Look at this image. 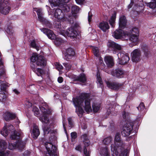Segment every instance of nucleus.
Masks as SVG:
<instances>
[{"label":"nucleus","mask_w":156,"mask_h":156,"mask_svg":"<svg viewBox=\"0 0 156 156\" xmlns=\"http://www.w3.org/2000/svg\"><path fill=\"white\" fill-rule=\"evenodd\" d=\"M73 101L75 106H77L76 112L79 116H80V115H82L84 112L83 110L81 107V106H83L85 111L87 113L92 112L90 100L87 94H81L77 98L74 99Z\"/></svg>","instance_id":"nucleus-1"},{"label":"nucleus","mask_w":156,"mask_h":156,"mask_svg":"<svg viewBox=\"0 0 156 156\" xmlns=\"http://www.w3.org/2000/svg\"><path fill=\"white\" fill-rule=\"evenodd\" d=\"M11 140L14 141L9 143L8 148L12 150L16 148H18L20 150H22L24 146L20 138V134H18L16 131H14L13 134L10 136Z\"/></svg>","instance_id":"nucleus-2"},{"label":"nucleus","mask_w":156,"mask_h":156,"mask_svg":"<svg viewBox=\"0 0 156 156\" xmlns=\"http://www.w3.org/2000/svg\"><path fill=\"white\" fill-rule=\"evenodd\" d=\"M139 118H136L137 119L134 122L129 120L126 122L123 126L122 130L121 131V134L123 136H128L133 133V127L134 125L136 124V127L138 128L139 127V122L138 120Z\"/></svg>","instance_id":"nucleus-3"},{"label":"nucleus","mask_w":156,"mask_h":156,"mask_svg":"<svg viewBox=\"0 0 156 156\" xmlns=\"http://www.w3.org/2000/svg\"><path fill=\"white\" fill-rule=\"evenodd\" d=\"M48 118H39V119L43 124L42 129L44 135H47L50 133L51 135L49 137V140H55L56 139V137L55 135H54V131L51 130L50 126H48L50 122Z\"/></svg>","instance_id":"nucleus-4"},{"label":"nucleus","mask_w":156,"mask_h":156,"mask_svg":"<svg viewBox=\"0 0 156 156\" xmlns=\"http://www.w3.org/2000/svg\"><path fill=\"white\" fill-rule=\"evenodd\" d=\"M115 145L111 144V150L113 153L116 156H118L119 152L117 150L119 149H122L123 148V142L121 140V135L119 133H116L115 137Z\"/></svg>","instance_id":"nucleus-5"},{"label":"nucleus","mask_w":156,"mask_h":156,"mask_svg":"<svg viewBox=\"0 0 156 156\" xmlns=\"http://www.w3.org/2000/svg\"><path fill=\"white\" fill-rule=\"evenodd\" d=\"M30 60L32 64L36 63L38 66L44 67L46 64V60L44 57L35 53L32 54Z\"/></svg>","instance_id":"nucleus-6"},{"label":"nucleus","mask_w":156,"mask_h":156,"mask_svg":"<svg viewBox=\"0 0 156 156\" xmlns=\"http://www.w3.org/2000/svg\"><path fill=\"white\" fill-rule=\"evenodd\" d=\"M45 146L47 151L46 156H58L57 154V147L52 143L47 142L45 144Z\"/></svg>","instance_id":"nucleus-7"},{"label":"nucleus","mask_w":156,"mask_h":156,"mask_svg":"<svg viewBox=\"0 0 156 156\" xmlns=\"http://www.w3.org/2000/svg\"><path fill=\"white\" fill-rule=\"evenodd\" d=\"M11 8L8 0H3L0 1V12L6 15L9 13Z\"/></svg>","instance_id":"nucleus-8"},{"label":"nucleus","mask_w":156,"mask_h":156,"mask_svg":"<svg viewBox=\"0 0 156 156\" xmlns=\"http://www.w3.org/2000/svg\"><path fill=\"white\" fill-rule=\"evenodd\" d=\"M129 35L128 32H124L121 29H119L116 30L114 31L112 35L116 39L122 38L127 40L126 37H128Z\"/></svg>","instance_id":"nucleus-9"},{"label":"nucleus","mask_w":156,"mask_h":156,"mask_svg":"<svg viewBox=\"0 0 156 156\" xmlns=\"http://www.w3.org/2000/svg\"><path fill=\"white\" fill-rule=\"evenodd\" d=\"M117 55L118 58V63L120 65H124L127 63L129 60V56L126 53L120 52Z\"/></svg>","instance_id":"nucleus-10"},{"label":"nucleus","mask_w":156,"mask_h":156,"mask_svg":"<svg viewBox=\"0 0 156 156\" xmlns=\"http://www.w3.org/2000/svg\"><path fill=\"white\" fill-rule=\"evenodd\" d=\"M5 71L3 68V63L2 60H0V79L2 77H4ZM6 85L4 81L0 80V89L1 90L5 91Z\"/></svg>","instance_id":"nucleus-11"},{"label":"nucleus","mask_w":156,"mask_h":156,"mask_svg":"<svg viewBox=\"0 0 156 156\" xmlns=\"http://www.w3.org/2000/svg\"><path fill=\"white\" fill-rule=\"evenodd\" d=\"M141 52L140 50L135 49L131 53L132 60L133 62H138L141 60Z\"/></svg>","instance_id":"nucleus-12"},{"label":"nucleus","mask_w":156,"mask_h":156,"mask_svg":"<svg viewBox=\"0 0 156 156\" xmlns=\"http://www.w3.org/2000/svg\"><path fill=\"white\" fill-rule=\"evenodd\" d=\"M116 106V104H112L106 106L107 111L106 114L107 115L109 116H116L117 112L115 109Z\"/></svg>","instance_id":"nucleus-13"},{"label":"nucleus","mask_w":156,"mask_h":156,"mask_svg":"<svg viewBox=\"0 0 156 156\" xmlns=\"http://www.w3.org/2000/svg\"><path fill=\"white\" fill-rule=\"evenodd\" d=\"M7 147V144L4 140L0 139V156H8L10 151H5Z\"/></svg>","instance_id":"nucleus-14"},{"label":"nucleus","mask_w":156,"mask_h":156,"mask_svg":"<svg viewBox=\"0 0 156 156\" xmlns=\"http://www.w3.org/2000/svg\"><path fill=\"white\" fill-rule=\"evenodd\" d=\"M108 46L109 50H111L114 54H115L117 50H120L122 49L121 46L120 45L114 42H109Z\"/></svg>","instance_id":"nucleus-15"},{"label":"nucleus","mask_w":156,"mask_h":156,"mask_svg":"<svg viewBox=\"0 0 156 156\" xmlns=\"http://www.w3.org/2000/svg\"><path fill=\"white\" fill-rule=\"evenodd\" d=\"M124 71L121 68H118L112 72V75L117 78H121L123 77L124 74Z\"/></svg>","instance_id":"nucleus-16"},{"label":"nucleus","mask_w":156,"mask_h":156,"mask_svg":"<svg viewBox=\"0 0 156 156\" xmlns=\"http://www.w3.org/2000/svg\"><path fill=\"white\" fill-rule=\"evenodd\" d=\"M107 86L109 88L114 90H117L122 86L121 84L116 82L106 81Z\"/></svg>","instance_id":"nucleus-17"},{"label":"nucleus","mask_w":156,"mask_h":156,"mask_svg":"<svg viewBox=\"0 0 156 156\" xmlns=\"http://www.w3.org/2000/svg\"><path fill=\"white\" fill-rule=\"evenodd\" d=\"M66 34L68 37L73 38H75L78 34L77 32L72 27L67 30Z\"/></svg>","instance_id":"nucleus-18"},{"label":"nucleus","mask_w":156,"mask_h":156,"mask_svg":"<svg viewBox=\"0 0 156 156\" xmlns=\"http://www.w3.org/2000/svg\"><path fill=\"white\" fill-rule=\"evenodd\" d=\"M39 108L41 112L44 114H50L51 110L48 108V105L46 103H42L39 106Z\"/></svg>","instance_id":"nucleus-19"},{"label":"nucleus","mask_w":156,"mask_h":156,"mask_svg":"<svg viewBox=\"0 0 156 156\" xmlns=\"http://www.w3.org/2000/svg\"><path fill=\"white\" fill-rule=\"evenodd\" d=\"M40 30L45 34L49 38L53 39L55 38V35L51 30L46 28H41Z\"/></svg>","instance_id":"nucleus-20"},{"label":"nucleus","mask_w":156,"mask_h":156,"mask_svg":"<svg viewBox=\"0 0 156 156\" xmlns=\"http://www.w3.org/2000/svg\"><path fill=\"white\" fill-rule=\"evenodd\" d=\"M127 20L124 16H121L119 19V27L120 28L123 29L126 26Z\"/></svg>","instance_id":"nucleus-21"},{"label":"nucleus","mask_w":156,"mask_h":156,"mask_svg":"<svg viewBox=\"0 0 156 156\" xmlns=\"http://www.w3.org/2000/svg\"><path fill=\"white\" fill-rule=\"evenodd\" d=\"M30 66L33 71L38 76H41L45 73L43 69L41 68H36L34 64H31Z\"/></svg>","instance_id":"nucleus-22"},{"label":"nucleus","mask_w":156,"mask_h":156,"mask_svg":"<svg viewBox=\"0 0 156 156\" xmlns=\"http://www.w3.org/2000/svg\"><path fill=\"white\" fill-rule=\"evenodd\" d=\"M98 27L103 32H105L110 28L108 23L107 22L102 21L100 22L99 25Z\"/></svg>","instance_id":"nucleus-23"},{"label":"nucleus","mask_w":156,"mask_h":156,"mask_svg":"<svg viewBox=\"0 0 156 156\" xmlns=\"http://www.w3.org/2000/svg\"><path fill=\"white\" fill-rule=\"evenodd\" d=\"M104 61L108 67H111L113 66V59L112 56H105Z\"/></svg>","instance_id":"nucleus-24"},{"label":"nucleus","mask_w":156,"mask_h":156,"mask_svg":"<svg viewBox=\"0 0 156 156\" xmlns=\"http://www.w3.org/2000/svg\"><path fill=\"white\" fill-rule=\"evenodd\" d=\"M137 108L139 111V115L140 116H143L146 112L144 103L143 102L140 103Z\"/></svg>","instance_id":"nucleus-25"},{"label":"nucleus","mask_w":156,"mask_h":156,"mask_svg":"<svg viewBox=\"0 0 156 156\" xmlns=\"http://www.w3.org/2000/svg\"><path fill=\"white\" fill-rule=\"evenodd\" d=\"M139 35L129 34L128 37H126V39L131 41L133 44V45H135L138 42Z\"/></svg>","instance_id":"nucleus-26"},{"label":"nucleus","mask_w":156,"mask_h":156,"mask_svg":"<svg viewBox=\"0 0 156 156\" xmlns=\"http://www.w3.org/2000/svg\"><path fill=\"white\" fill-rule=\"evenodd\" d=\"M49 2L52 6H55L65 3L64 0H48Z\"/></svg>","instance_id":"nucleus-27"},{"label":"nucleus","mask_w":156,"mask_h":156,"mask_svg":"<svg viewBox=\"0 0 156 156\" xmlns=\"http://www.w3.org/2000/svg\"><path fill=\"white\" fill-rule=\"evenodd\" d=\"M54 16L59 20L62 19L63 17V14L62 10L59 9H56L55 11Z\"/></svg>","instance_id":"nucleus-28"},{"label":"nucleus","mask_w":156,"mask_h":156,"mask_svg":"<svg viewBox=\"0 0 156 156\" xmlns=\"http://www.w3.org/2000/svg\"><path fill=\"white\" fill-rule=\"evenodd\" d=\"M40 134L39 129L37 126H34L33 127V129L32 135L34 138L36 139Z\"/></svg>","instance_id":"nucleus-29"},{"label":"nucleus","mask_w":156,"mask_h":156,"mask_svg":"<svg viewBox=\"0 0 156 156\" xmlns=\"http://www.w3.org/2000/svg\"><path fill=\"white\" fill-rule=\"evenodd\" d=\"M81 138L83 140L84 145L87 146H89L90 145V142L87 134H83L81 136Z\"/></svg>","instance_id":"nucleus-30"},{"label":"nucleus","mask_w":156,"mask_h":156,"mask_svg":"<svg viewBox=\"0 0 156 156\" xmlns=\"http://www.w3.org/2000/svg\"><path fill=\"white\" fill-rule=\"evenodd\" d=\"M74 80L84 83L86 81V78L85 75L83 74H80L79 76H75Z\"/></svg>","instance_id":"nucleus-31"},{"label":"nucleus","mask_w":156,"mask_h":156,"mask_svg":"<svg viewBox=\"0 0 156 156\" xmlns=\"http://www.w3.org/2000/svg\"><path fill=\"white\" fill-rule=\"evenodd\" d=\"M142 48L144 52V56L147 58H148L151 55V53L148 50V47L146 45H143L142 46Z\"/></svg>","instance_id":"nucleus-32"},{"label":"nucleus","mask_w":156,"mask_h":156,"mask_svg":"<svg viewBox=\"0 0 156 156\" xmlns=\"http://www.w3.org/2000/svg\"><path fill=\"white\" fill-rule=\"evenodd\" d=\"M39 21L42 22L43 24L45 25L47 27L51 28L52 27L51 24L48 21L44 18H43L42 20H40Z\"/></svg>","instance_id":"nucleus-33"},{"label":"nucleus","mask_w":156,"mask_h":156,"mask_svg":"<svg viewBox=\"0 0 156 156\" xmlns=\"http://www.w3.org/2000/svg\"><path fill=\"white\" fill-rule=\"evenodd\" d=\"M115 19L116 15L114 14L112 15L108 21L112 27H114L115 26Z\"/></svg>","instance_id":"nucleus-34"},{"label":"nucleus","mask_w":156,"mask_h":156,"mask_svg":"<svg viewBox=\"0 0 156 156\" xmlns=\"http://www.w3.org/2000/svg\"><path fill=\"white\" fill-rule=\"evenodd\" d=\"M17 116L16 114L8 111L6 112L3 115V117H16Z\"/></svg>","instance_id":"nucleus-35"},{"label":"nucleus","mask_w":156,"mask_h":156,"mask_svg":"<svg viewBox=\"0 0 156 156\" xmlns=\"http://www.w3.org/2000/svg\"><path fill=\"white\" fill-rule=\"evenodd\" d=\"M129 34L139 35V32L137 28H133L129 32H128Z\"/></svg>","instance_id":"nucleus-36"},{"label":"nucleus","mask_w":156,"mask_h":156,"mask_svg":"<svg viewBox=\"0 0 156 156\" xmlns=\"http://www.w3.org/2000/svg\"><path fill=\"white\" fill-rule=\"evenodd\" d=\"M1 133L2 135L5 136H8L9 134L8 130L6 127V125L3 127V129L1 130Z\"/></svg>","instance_id":"nucleus-37"},{"label":"nucleus","mask_w":156,"mask_h":156,"mask_svg":"<svg viewBox=\"0 0 156 156\" xmlns=\"http://www.w3.org/2000/svg\"><path fill=\"white\" fill-rule=\"evenodd\" d=\"M117 151L119 152V154L116 156H127V152L124 150V146H123V148L122 149H119L117 150Z\"/></svg>","instance_id":"nucleus-38"},{"label":"nucleus","mask_w":156,"mask_h":156,"mask_svg":"<svg viewBox=\"0 0 156 156\" xmlns=\"http://www.w3.org/2000/svg\"><path fill=\"white\" fill-rule=\"evenodd\" d=\"M93 53L96 57H99L100 53L99 49L97 47H93L92 48Z\"/></svg>","instance_id":"nucleus-39"},{"label":"nucleus","mask_w":156,"mask_h":156,"mask_svg":"<svg viewBox=\"0 0 156 156\" xmlns=\"http://www.w3.org/2000/svg\"><path fill=\"white\" fill-rule=\"evenodd\" d=\"M4 91H2L0 92V101H4L6 99V95Z\"/></svg>","instance_id":"nucleus-40"},{"label":"nucleus","mask_w":156,"mask_h":156,"mask_svg":"<svg viewBox=\"0 0 156 156\" xmlns=\"http://www.w3.org/2000/svg\"><path fill=\"white\" fill-rule=\"evenodd\" d=\"M80 9L76 5H73L72 7V11L73 14H76L80 11Z\"/></svg>","instance_id":"nucleus-41"},{"label":"nucleus","mask_w":156,"mask_h":156,"mask_svg":"<svg viewBox=\"0 0 156 156\" xmlns=\"http://www.w3.org/2000/svg\"><path fill=\"white\" fill-rule=\"evenodd\" d=\"M146 5L147 6L149 7L152 9H155L156 7V2H147L146 3Z\"/></svg>","instance_id":"nucleus-42"},{"label":"nucleus","mask_w":156,"mask_h":156,"mask_svg":"<svg viewBox=\"0 0 156 156\" xmlns=\"http://www.w3.org/2000/svg\"><path fill=\"white\" fill-rule=\"evenodd\" d=\"M63 42V40L60 37H57L55 41V44L57 45H60Z\"/></svg>","instance_id":"nucleus-43"},{"label":"nucleus","mask_w":156,"mask_h":156,"mask_svg":"<svg viewBox=\"0 0 156 156\" xmlns=\"http://www.w3.org/2000/svg\"><path fill=\"white\" fill-rule=\"evenodd\" d=\"M112 140V138L111 137H108L105 138L103 140V143L105 145L109 144Z\"/></svg>","instance_id":"nucleus-44"},{"label":"nucleus","mask_w":156,"mask_h":156,"mask_svg":"<svg viewBox=\"0 0 156 156\" xmlns=\"http://www.w3.org/2000/svg\"><path fill=\"white\" fill-rule=\"evenodd\" d=\"M36 12L39 20H42L43 18L44 17L42 16L41 10V9H38L36 11Z\"/></svg>","instance_id":"nucleus-45"},{"label":"nucleus","mask_w":156,"mask_h":156,"mask_svg":"<svg viewBox=\"0 0 156 156\" xmlns=\"http://www.w3.org/2000/svg\"><path fill=\"white\" fill-rule=\"evenodd\" d=\"M100 105H92V108L93 111L94 112H97L100 109Z\"/></svg>","instance_id":"nucleus-46"},{"label":"nucleus","mask_w":156,"mask_h":156,"mask_svg":"<svg viewBox=\"0 0 156 156\" xmlns=\"http://www.w3.org/2000/svg\"><path fill=\"white\" fill-rule=\"evenodd\" d=\"M67 54L73 56L75 55V53L72 48H69L67 50Z\"/></svg>","instance_id":"nucleus-47"},{"label":"nucleus","mask_w":156,"mask_h":156,"mask_svg":"<svg viewBox=\"0 0 156 156\" xmlns=\"http://www.w3.org/2000/svg\"><path fill=\"white\" fill-rule=\"evenodd\" d=\"M71 136L72 141H74L77 137V133L76 132H72L71 134Z\"/></svg>","instance_id":"nucleus-48"},{"label":"nucleus","mask_w":156,"mask_h":156,"mask_svg":"<svg viewBox=\"0 0 156 156\" xmlns=\"http://www.w3.org/2000/svg\"><path fill=\"white\" fill-rule=\"evenodd\" d=\"M70 8L66 4H64L63 5V7L62 8V10L64 11L65 12H68L70 11Z\"/></svg>","instance_id":"nucleus-49"},{"label":"nucleus","mask_w":156,"mask_h":156,"mask_svg":"<svg viewBox=\"0 0 156 156\" xmlns=\"http://www.w3.org/2000/svg\"><path fill=\"white\" fill-rule=\"evenodd\" d=\"M30 44L31 47L36 48L37 51L39 50L40 48L37 46L34 41H32L31 43Z\"/></svg>","instance_id":"nucleus-50"},{"label":"nucleus","mask_w":156,"mask_h":156,"mask_svg":"<svg viewBox=\"0 0 156 156\" xmlns=\"http://www.w3.org/2000/svg\"><path fill=\"white\" fill-rule=\"evenodd\" d=\"M63 65L65 67L66 69V70H69L71 68V65L67 63H64L63 64Z\"/></svg>","instance_id":"nucleus-51"},{"label":"nucleus","mask_w":156,"mask_h":156,"mask_svg":"<svg viewBox=\"0 0 156 156\" xmlns=\"http://www.w3.org/2000/svg\"><path fill=\"white\" fill-rule=\"evenodd\" d=\"M97 80L98 83H99L100 85H101L102 84V82L101 80V78L100 77V75L98 73L97 74Z\"/></svg>","instance_id":"nucleus-52"},{"label":"nucleus","mask_w":156,"mask_h":156,"mask_svg":"<svg viewBox=\"0 0 156 156\" xmlns=\"http://www.w3.org/2000/svg\"><path fill=\"white\" fill-rule=\"evenodd\" d=\"M72 118H68L67 120L69 125L71 127H72L73 126V123Z\"/></svg>","instance_id":"nucleus-53"},{"label":"nucleus","mask_w":156,"mask_h":156,"mask_svg":"<svg viewBox=\"0 0 156 156\" xmlns=\"http://www.w3.org/2000/svg\"><path fill=\"white\" fill-rule=\"evenodd\" d=\"M88 146H86L84 145L83 147V153L84 154L87 155L90 154L89 151L88 152L87 150V147H88Z\"/></svg>","instance_id":"nucleus-54"},{"label":"nucleus","mask_w":156,"mask_h":156,"mask_svg":"<svg viewBox=\"0 0 156 156\" xmlns=\"http://www.w3.org/2000/svg\"><path fill=\"white\" fill-rule=\"evenodd\" d=\"M73 57V56L66 54L64 58L66 60L69 61V59H71Z\"/></svg>","instance_id":"nucleus-55"},{"label":"nucleus","mask_w":156,"mask_h":156,"mask_svg":"<svg viewBox=\"0 0 156 156\" xmlns=\"http://www.w3.org/2000/svg\"><path fill=\"white\" fill-rule=\"evenodd\" d=\"M122 115L123 117H127L130 116V114L127 112L123 111L122 112Z\"/></svg>","instance_id":"nucleus-56"},{"label":"nucleus","mask_w":156,"mask_h":156,"mask_svg":"<svg viewBox=\"0 0 156 156\" xmlns=\"http://www.w3.org/2000/svg\"><path fill=\"white\" fill-rule=\"evenodd\" d=\"M92 15L91 12H88V21L89 23H90L91 21V20L92 19Z\"/></svg>","instance_id":"nucleus-57"},{"label":"nucleus","mask_w":156,"mask_h":156,"mask_svg":"<svg viewBox=\"0 0 156 156\" xmlns=\"http://www.w3.org/2000/svg\"><path fill=\"white\" fill-rule=\"evenodd\" d=\"M75 149L76 150L81 152L82 150L81 145L80 144H79L78 145L76 146Z\"/></svg>","instance_id":"nucleus-58"},{"label":"nucleus","mask_w":156,"mask_h":156,"mask_svg":"<svg viewBox=\"0 0 156 156\" xmlns=\"http://www.w3.org/2000/svg\"><path fill=\"white\" fill-rule=\"evenodd\" d=\"M25 104L28 108H30L32 106V104L29 101H26L25 102Z\"/></svg>","instance_id":"nucleus-59"},{"label":"nucleus","mask_w":156,"mask_h":156,"mask_svg":"<svg viewBox=\"0 0 156 156\" xmlns=\"http://www.w3.org/2000/svg\"><path fill=\"white\" fill-rule=\"evenodd\" d=\"M85 0H75L76 3L79 4H83Z\"/></svg>","instance_id":"nucleus-60"},{"label":"nucleus","mask_w":156,"mask_h":156,"mask_svg":"<svg viewBox=\"0 0 156 156\" xmlns=\"http://www.w3.org/2000/svg\"><path fill=\"white\" fill-rule=\"evenodd\" d=\"M135 0H131L130 4L128 6V9H130L133 4Z\"/></svg>","instance_id":"nucleus-61"},{"label":"nucleus","mask_w":156,"mask_h":156,"mask_svg":"<svg viewBox=\"0 0 156 156\" xmlns=\"http://www.w3.org/2000/svg\"><path fill=\"white\" fill-rule=\"evenodd\" d=\"M31 152L30 151H27L24 152L23 154V155L24 156H28L30 155Z\"/></svg>","instance_id":"nucleus-62"},{"label":"nucleus","mask_w":156,"mask_h":156,"mask_svg":"<svg viewBox=\"0 0 156 156\" xmlns=\"http://www.w3.org/2000/svg\"><path fill=\"white\" fill-rule=\"evenodd\" d=\"M56 67L57 69L58 70L62 69L63 68V66H62L59 64H58L57 65Z\"/></svg>","instance_id":"nucleus-63"},{"label":"nucleus","mask_w":156,"mask_h":156,"mask_svg":"<svg viewBox=\"0 0 156 156\" xmlns=\"http://www.w3.org/2000/svg\"><path fill=\"white\" fill-rule=\"evenodd\" d=\"M58 81L59 83H61L63 81V79L62 77H59L58 79Z\"/></svg>","instance_id":"nucleus-64"}]
</instances>
